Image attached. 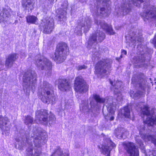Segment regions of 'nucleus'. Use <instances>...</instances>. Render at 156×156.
<instances>
[{
  "mask_svg": "<svg viewBox=\"0 0 156 156\" xmlns=\"http://www.w3.org/2000/svg\"><path fill=\"white\" fill-rule=\"evenodd\" d=\"M35 4L34 0H23L22 5L26 10L31 11L34 8Z\"/></svg>",
  "mask_w": 156,
  "mask_h": 156,
  "instance_id": "4be33fe9",
  "label": "nucleus"
},
{
  "mask_svg": "<svg viewBox=\"0 0 156 156\" xmlns=\"http://www.w3.org/2000/svg\"><path fill=\"white\" fill-rule=\"evenodd\" d=\"M115 147V144L109 139L107 141V144L105 145H102L101 147L98 146L99 148L104 154H107V156H110V151L112 149Z\"/></svg>",
  "mask_w": 156,
  "mask_h": 156,
  "instance_id": "a211bd4d",
  "label": "nucleus"
},
{
  "mask_svg": "<svg viewBox=\"0 0 156 156\" xmlns=\"http://www.w3.org/2000/svg\"><path fill=\"white\" fill-rule=\"evenodd\" d=\"M51 156H69V154H62L61 149L58 147Z\"/></svg>",
  "mask_w": 156,
  "mask_h": 156,
  "instance_id": "2f4dec72",
  "label": "nucleus"
},
{
  "mask_svg": "<svg viewBox=\"0 0 156 156\" xmlns=\"http://www.w3.org/2000/svg\"><path fill=\"white\" fill-rule=\"evenodd\" d=\"M122 55H122V54H121V56H120V58H122Z\"/></svg>",
  "mask_w": 156,
  "mask_h": 156,
  "instance_id": "8fccbe9b",
  "label": "nucleus"
},
{
  "mask_svg": "<svg viewBox=\"0 0 156 156\" xmlns=\"http://www.w3.org/2000/svg\"><path fill=\"white\" fill-rule=\"evenodd\" d=\"M114 92L117 97L116 100L118 102L121 101L122 99V96L121 92L115 90H114Z\"/></svg>",
  "mask_w": 156,
  "mask_h": 156,
  "instance_id": "f704fd0d",
  "label": "nucleus"
},
{
  "mask_svg": "<svg viewBox=\"0 0 156 156\" xmlns=\"http://www.w3.org/2000/svg\"><path fill=\"white\" fill-rule=\"evenodd\" d=\"M136 42V39L135 40H133V41H132V42L133 43V44H134L135 43V42Z\"/></svg>",
  "mask_w": 156,
  "mask_h": 156,
  "instance_id": "de8ad7c7",
  "label": "nucleus"
},
{
  "mask_svg": "<svg viewBox=\"0 0 156 156\" xmlns=\"http://www.w3.org/2000/svg\"><path fill=\"white\" fill-rule=\"evenodd\" d=\"M135 138L136 143L140 148L141 151L143 153L145 154L144 156H152V155H149V154H148L146 153L145 149L144 146L143 142L141 139V137L139 136H136Z\"/></svg>",
  "mask_w": 156,
  "mask_h": 156,
  "instance_id": "a878e982",
  "label": "nucleus"
},
{
  "mask_svg": "<svg viewBox=\"0 0 156 156\" xmlns=\"http://www.w3.org/2000/svg\"><path fill=\"white\" fill-rule=\"evenodd\" d=\"M110 84L112 85H113V82H112V81H111V80H110Z\"/></svg>",
  "mask_w": 156,
  "mask_h": 156,
  "instance_id": "09e8293b",
  "label": "nucleus"
},
{
  "mask_svg": "<svg viewBox=\"0 0 156 156\" xmlns=\"http://www.w3.org/2000/svg\"><path fill=\"white\" fill-rule=\"evenodd\" d=\"M65 6H64V7H63V8L66 9H67V6H68V4L67 3L66 1L65 2Z\"/></svg>",
  "mask_w": 156,
  "mask_h": 156,
  "instance_id": "c03bdc74",
  "label": "nucleus"
},
{
  "mask_svg": "<svg viewBox=\"0 0 156 156\" xmlns=\"http://www.w3.org/2000/svg\"><path fill=\"white\" fill-rule=\"evenodd\" d=\"M66 13L65 10H64L62 12H61V14L58 17L60 20L62 19V20H64L66 19Z\"/></svg>",
  "mask_w": 156,
  "mask_h": 156,
  "instance_id": "4c0bfd02",
  "label": "nucleus"
},
{
  "mask_svg": "<svg viewBox=\"0 0 156 156\" xmlns=\"http://www.w3.org/2000/svg\"><path fill=\"white\" fill-rule=\"evenodd\" d=\"M122 55H126L127 54V52L126 51L124 50H122Z\"/></svg>",
  "mask_w": 156,
  "mask_h": 156,
  "instance_id": "37998d69",
  "label": "nucleus"
},
{
  "mask_svg": "<svg viewBox=\"0 0 156 156\" xmlns=\"http://www.w3.org/2000/svg\"><path fill=\"white\" fill-rule=\"evenodd\" d=\"M36 121L37 123H43L46 125L48 122L49 124H52L54 122L56 118L53 114H51L48 118V114L46 111L44 109H41L37 111L36 113Z\"/></svg>",
  "mask_w": 156,
  "mask_h": 156,
  "instance_id": "0eeeda50",
  "label": "nucleus"
},
{
  "mask_svg": "<svg viewBox=\"0 0 156 156\" xmlns=\"http://www.w3.org/2000/svg\"><path fill=\"white\" fill-rule=\"evenodd\" d=\"M87 68V66L84 65H79L76 67V68L77 70H79L83 69H85Z\"/></svg>",
  "mask_w": 156,
  "mask_h": 156,
  "instance_id": "ea45409f",
  "label": "nucleus"
},
{
  "mask_svg": "<svg viewBox=\"0 0 156 156\" xmlns=\"http://www.w3.org/2000/svg\"><path fill=\"white\" fill-rule=\"evenodd\" d=\"M26 20L28 23L36 24L37 23L38 19L34 16H28L26 17Z\"/></svg>",
  "mask_w": 156,
  "mask_h": 156,
  "instance_id": "c85d7f7f",
  "label": "nucleus"
},
{
  "mask_svg": "<svg viewBox=\"0 0 156 156\" xmlns=\"http://www.w3.org/2000/svg\"><path fill=\"white\" fill-rule=\"evenodd\" d=\"M149 154V155L156 156V150H153L151 152H150V154Z\"/></svg>",
  "mask_w": 156,
  "mask_h": 156,
  "instance_id": "a19ab883",
  "label": "nucleus"
},
{
  "mask_svg": "<svg viewBox=\"0 0 156 156\" xmlns=\"http://www.w3.org/2000/svg\"><path fill=\"white\" fill-rule=\"evenodd\" d=\"M38 95L39 98L45 103L53 104L56 100L51 84L46 81H44L38 89Z\"/></svg>",
  "mask_w": 156,
  "mask_h": 156,
  "instance_id": "20e7f679",
  "label": "nucleus"
},
{
  "mask_svg": "<svg viewBox=\"0 0 156 156\" xmlns=\"http://www.w3.org/2000/svg\"><path fill=\"white\" fill-rule=\"evenodd\" d=\"M152 42L154 44L155 47H156V35L154 36Z\"/></svg>",
  "mask_w": 156,
  "mask_h": 156,
  "instance_id": "79ce46f5",
  "label": "nucleus"
},
{
  "mask_svg": "<svg viewBox=\"0 0 156 156\" xmlns=\"http://www.w3.org/2000/svg\"><path fill=\"white\" fill-rule=\"evenodd\" d=\"M15 140L16 142H18V144L19 145L18 149L20 150L22 149L24 145L22 138L21 137L16 138Z\"/></svg>",
  "mask_w": 156,
  "mask_h": 156,
  "instance_id": "72a5a7b5",
  "label": "nucleus"
},
{
  "mask_svg": "<svg viewBox=\"0 0 156 156\" xmlns=\"http://www.w3.org/2000/svg\"><path fill=\"white\" fill-rule=\"evenodd\" d=\"M137 41H138V42H140L142 40L141 37H140V38H139V39H137Z\"/></svg>",
  "mask_w": 156,
  "mask_h": 156,
  "instance_id": "a18cd8bd",
  "label": "nucleus"
},
{
  "mask_svg": "<svg viewBox=\"0 0 156 156\" xmlns=\"http://www.w3.org/2000/svg\"><path fill=\"white\" fill-rule=\"evenodd\" d=\"M112 63V61L111 59H104L99 61L95 66V73L100 75L105 73L107 69L110 67Z\"/></svg>",
  "mask_w": 156,
  "mask_h": 156,
  "instance_id": "9d476101",
  "label": "nucleus"
},
{
  "mask_svg": "<svg viewBox=\"0 0 156 156\" xmlns=\"http://www.w3.org/2000/svg\"><path fill=\"white\" fill-rule=\"evenodd\" d=\"M93 97L96 102L94 100L91 101L90 103L91 108H99L100 106H98L96 104H98V103H104V105L106 106L108 112L107 114L105 113L104 111L105 107V106H104L102 112L105 119L107 120L109 119L111 121L113 120L114 119V115L115 114V110L116 107L115 104H114L113 103L112 97H110L109 98H106L105 99L100 97V96L96 94L93 95Z\"/></svg>",
  "mask_w": 156,
  "mask_h": 156,
  "instance_id": "f03ea898",
  "label": "nucleus"
},
{
  "mask_svg": "<svg viewBox=\"0 0 156 156\" xmlns=\"http://www.w3.org/2000/svg\"><path fill=\"white\" fill-rule=\"evenodd\" d=\"M9 16V14L8 10L5 9H3L2 10L0 9V23L7 21Z\"/></svg>",
  "mask_w": 156,
  "mask_h": 156,
  "instance_id": "393cba45",
  "label": "nucleus"
},
{
  "mask_svg": "<svg viewBox=\"0 0 156 156\" xmlns=\"http://www.w3.org/2000/svg\"><path fill=\"white\" fill-rule=\"evenodd\" d=\"M110 0H96V3L94 6V9L92 7L90 9L91 12L94 15H100L103 17L108 16L110 13V9H105V7H101V5L106 7L109 6Z\"/></svg>",
  "mask_w": 156,
  "mask_h": 156,
  "instance_id": "39448f33",
  "label": "nucleus"
},
{
  "mask_svg": "<svg viewBox=\"0 0 156 156\" xmlns=\"http://www.w3.org/2000/svg\"><path fill=\"white\" fill-rule=\"evenodd\" d=\"M69 52V49L67 44L65 43L58 44L57 46V49L55 54V60L57 63L63 62L66 59V55Z\"/></svg>",
  "mask_w": 156,
  "mask_h": 156,
  "instance_id": "6e6552de",
  "label": "nucleus"
},
{
  "mask_svg": "<svg viewBox=\"0 0 156 156\" xmlns=\"http://www.w3.org/2000/svg\"><path fill=\"white\" fill-rule=\"evenodd\" d=\"M150 0H123L122 5L121 9L122 15H126L131 11L132 5L133 4L136 6H139L140 4L145 1L146 3L144 4L143 12L140 15L145 21V19H156V8L152 5H150L149 3Z\"/></svg>",
  "mask_w": 156,
  "mask_h": 156,
  "instance_id": "f257e3e1",
  "label": "nucleus"
},
{
  "mask_svg": "<svg viewBox=\"0 0 156 156\" xmlns=\"http://www.w3.org/2000/svg\"><path fill=\"white\" fill-rule=\"evenodd\" d=\"M150 79L151 80V78H150V79Z\"/></svg>",
  "mask_w": 156,
  "mask_h": 156,
  "instance_id": "3c124183",
  "label": "nucleus"
},
{
  "mask_svg": "<svg viewBox=\"0 0 156 156\" xmlns=\"http://www.w3.org/2000/svg\"><path fill=\"white\" fill-rule=\"evenodd\" d=\"M155 88H156V87Z\"/></svg>",
  "mask_w": 156,
  "mask_h": 156,
  "instance_id": "603ef678",
  "label": "nucleus"
},
{
  "mask_svg": "<svg viewBox=\"0 0 156 156\" xmlns=\"http://www.w3.org/2000/svg\"><path fill=\"white\" fill-rule=\"evenodd\" d=\"M24 120L25 123L28 126L31 125L33 122V118L29 115L25 116Z\"/></svg>",
  "mask_w": 156,
  "mask_h": 156,
  "instance_id": "473e14b6",
  "label": "nucleus"
},
{
  "mask_svg": "<svg viewBox=\"0 0 156 156\" xmlns=\"http://www.w3.org/2000/svg\"><path fill=\"white\" fill-rule=\"evenodd\" d=\"M88 105L87 102H86L84 104H81L80 105V108L81 110H82L84 112H88Z\"/></svg>",
  "mask_w": 156,
  "mask_h": 156,
  "instance_id": "c9c22d12",
  "label": "nucleus"
},
{
  "mask_svg": "<svg viewBox=\"0 0 156 156\" xmlns=\"http://www.w3.org/2000/svg\"><path fill=\"white\" fill-rule=\"evenodd\" d=\"M95 23L97 24H98V20H95Z\"/></svg>",
  "mask_w": 156,
  "mask_h": 156,
  "instance_id": "49530a36",
  "label": "nucleus"
},
{
  "mask_svg": "<svg viewBox=\"0 0 156 156\" xmlns=\"http://www.w3.org/2000/svg\"><path fill=\"white\" fill-rule=\"evenodd\" d=\"M91 19L89 17H87L84 19V20H79L78 22V25L76 27L75 30V32L78 35H81L82 28L84 27V32H87L89 30L91 26Z\"/></svg>",
  "mask_w": 156,
  "mask_h": 156,
  "instance_id": "f8f14e48",
  "label": "nucleus"
},
{
  "mask_svg": "<svg viewBox=\"0 0 156 156\" xmlns=\"http://www.w3.org/2000/svg\"><path fill=\"white\" fill-rule=\"evenodd\" d=\"M145 94L144 92H141L139 91L134 93L133 91H130V96L134 99H136L140 98L141 96H143Z\"/></svg>",
  "mask_w": 156,
  "mask_h": 156,
  "instance_id": "cd10ccee",
  "label": "nucleus"
},
{
  "mask_svg": "<svg viewBox=\"0 0 156 156\" xmlns=\"http://www.w3.org/2000/svg\"><path fill=\"white\" fill-rule=\"evenodd\" d=\"M124 147L129 156H139V151L133 143H125L124 144Z\"/></svg>",
  "mask_w": 156,
  "mask_h": 156,
  "instance_id": "dca6fc26",
  "label": "nucleus"
},
{
  "mask_svg": "<svg viewBox=\"0 0 156 156\" xmlns=\"http://www.w3.org/2000/svg\"><path fill=\"white\" fill-rule=\"evenodd\" d=\"M143 81L144 82L142 81L141 83H139V86L143 90H144L146 87L147 85L146 83H145V81L143 80Z\"/></svg>",
  "mask_w": 156,
  "mask_h": 156,
  "instance_id": "58836bf2",
  "label": "nucleus"
},
{
  "mask_svg": "<svg viewBox=\"0 0 156 156\" xmlns=\"http://www.w3.org/2000/svg\"><path fill=\"white\" fill-rule=\"evenodd\" d=\"M8 122L9 120L7 117H3L2 115H0V127L2 129H4V126H5Z\"/></svg>",
  "mask_w": 156,
  "mask_h": 156,
  "instance_id": "c756f323",
  "label": "nucleus"
},
{
  "mask_svg": "<svg viewBox=\"0 0 156 156\" xmlns=\"http://www.w3.org/2000/svg\"><path fill=\"white\" fill-rule=\"evenodd\" d=\"M144 126L143 125L141 126H139L138 127V129L139 131L140 134L141 136V138H142L145 141H151L156 146V139L152 135H147L145 133L146 131L144 129Z\"/></svg>",
  "mask_w": 156,
  "mask_h": 156,
  "instance_id": "f3484780",
  "label": "nucleus"
},
{
  "mask_svg": "<svg viewBox=\"0 0 156 156\" xmlns=\"http://www.w3.org/2000/svg\"><path fill=\"white\" fill-rule=\"evenodd\" d=\"M105 38L104 34L100 30H97L90 36L88 42V47L95 48L98 42H101Z\"/></svg>",
  "mask_w": 156,
  "mask_h": 156,
  "instance_id": "9b49d317",
  "label": "nucleus"
},
{
  "mask_svg": "<svg viewBox=\"0 0 156 156\" xmlns=\"http://www.w3.org/2000/svg\"><path fill=\"white\" fill-rule=\"evenodd\" d=\"M18 58L17 55L13 53L9 54L6 58L5 65L7 68H10L13 64L14 62Z\"/></svg>",
  "mask_w": 156,
  "mask_h": 156,
  "instance_id": "412c9836",
  "label": "nucleus"
},
{
  "mask_svg": "<svg viewBox=\"0 0 156 156\" xmlns=\"http://www.w3.org/2000/svg\"><path fill=\"white\" fill-rule=\"evenodd\" d=\"M99 24L101 27L106 30L107 33L110 35H113L115 33L113 31L111 26H108L103 20L99 22Z\"/></svg>",
  "mask_w": 156,
  "mask_h": 156,
  "instance_id": "b1692460",
  "label": "nucleus"
},
{
  "mask_svg": "<svg viewBox=\"0 0 156 156\" xmlns=\"http://www.w3.org/2000/svg\"><path fill=\"white\" fill-rule=\"evenodd\" d=\"M121 114L125 117L129 118L130 116V111L129 109L128 106L124 107L121 110Z\"/></svg>",
  "mask_w": 156,
  "mask_h": 156,
  "instance_id": "7c9ffc66",
  "label": "nucleus"
},
{
  "mask_svg": "<svg viewBox=\"0 0 156 156\" xmlns=\"http://www.w3.org/2000/svg\"><path fill=\"white\" fill-rule=\"evenodd\" d=\"M74 88L76 92L81 93H85L88 90V86L81 76L76 78Z\"/></svg>",
  "mask_w": 156,
  "mask_h": 156,
  "instance_id": "ddd939ff",
  "label": "nucleus"
},
{
  "mask_svg": "<svg viewBox=\"0 0 156 156\" xmlns=\"http://www.w3.org/2000/svg\"><path fill=\"white\" fill-rule=\"evenodd\" d=\"M36 74L33 71L26 72L23 77V86L26 89L31 88L33 90L35 88L37 81Z\"/></svg>",
  "mask_w": 156,
  "mask_h": 156,
  "instance_id": "423d86ee",
  "label": "nucleus"
},
{
  "mask_svg": "<svg viewBox=\"0 0 156 156\" xmlns=\"http://www.w3.org/2000/svg\"><path fill=\"white\" fill-rule=\"evenodd\" d=\"M146 55L145 54H143V53H142L138 56H134L133 58V62L135 63L143 62L145 61Z\"/></svg>",
  "mask_w": 156,
  "mask_h": 156,
  "instance_id": "bb28decb",
  "label": "nucleus"
},
{
  "mask_svg": "<svg viewBox=\"0 0 156 156\" xmlns=\"http://www.w3.org/2000/svg\"><path fill=\"white\" fill-rule=\"evenodd\" d=\"M115 136L119 139H125L129 134L128 131L122 127H119L115 129Z\"/></svg>",
  "mask_w": 156,
  "mask_h": 156,
  "instance_id": "aec40b11",
  "label": "nucleus"
},
{
  "mask_svg": "<svg viewBox=\"0 0 156 156\" xmlns=\"http://www.w3.org/2000/svg\"><path fill=\"white\" fill-rule=\"evenodd\" d=\"M40 26L43 28L44 33L49 34L54 28L53 20L50 17H45L41 20Z\"/></svg>",
  "mask_w": 156,
  "mask_h": 156,
  "instance_id": "4468645a",
  "label": "nucleus"
},
{
  "mask_svg": "<svg viewBox=\"0 0 156 156\" xmlns=\"http://www.w3.org/2000/svg\"><path fill=\"white\" fill-rule=\"evenodd\" d=\"M122 82L121 81H116L114 85L115 87V90H114L118 91V89L121 87L122 84Z\"/></svg>",
  "mask_w": 156,
  "mask_h": 156,
  "instance_id": "e433bc0d",
  "label": "nucleus"
},
{
  "mask_svg": "<svg viewBox=\"0 0 156 156\" xmlns=\"http://www.w3.org/2000/svg\"><path fill=\"white\" fill-rule=\"evenodd\" d=\"M58 88L61 90L65 91L71 88V85L68 80L66 79H59L58 80Z\"/></svg>",
  "mask_w": 156,
  "mask_h": 156,
  "instance_id": "6ab92c4d",
  "label": "nucleus"
},
{
  "mask_svg": "<svg viewBox=\"0 0 156 156\" xmlns=\"http://www.w3.org/2000/svg\"><path fill=\"white\" fill-rule=\"evenodd\" d=\"M33 134L31 135V139L30 140L27 138V143L29 144L30 146L32 145V140L34 141L35 146L37 148L40 147L41 146L42 143L44 139H45V137L41 136L43 133L40 132L39 129L35 128L33 129Z\"/></svg>",
  "mask_w": 156,
  "mask_h": 156,
  "instance_id": "1a4fd4ad",
  "label": "nucleus"
},
{
  "mask_svg": "<svg viewBox=\"0 0 156 156\" xmlns=\"http://www.w3.org/2000/svg\"><path fill=\"white\" fill-rule=\"evenodd\" d=\"M41 153V151L40 149L33 150L31 146L27 150L26 154L27 156H40Z\"/></svg>",
  "mask_w": 156,
  "mask_h": 156,
  "instance_id": "5701e85b",
  "label": "nucleus"
},
{
  "mask_svg": "<svg viewBox=\"0 0 156 156\" xmlns=\"http://www.w3.org/2000/svg\"><path fill=\"white\" fill-rule=\"evenodd\" d=\"M143 103H142V104ZM138 108H140L141 111V116L142 118L146 116V119L144 120V129H145V126L147 124V126H148L149 127H151V131L154 133V135H156V109H152L150 112L148 110L149 108L147 106L144 105L142 104H138L137 106V109ZM143 126V125H142ZM142 125L138 126H141ZM149 131H150L151 128H148ZM146 131L147 130L145 129ZM146 132H145L146 133Z\"/></svg>",
  "mask_w": 156,
  "mask_h": 156,
  "instance_id": "7ed1b4c3",
  "label": "nucleus"
},
{
  "mask_svg": "<svg viewBox=\"0 0 156 156\" xmlns=\"http://www.w3.org/2000/svg\"><path fill=\"white\" fill-rule=\"evenodd\" d=\"M36 64L38 68L41 70H48L49 74L51 73L52 64L50 61L45 58L42 57L36 62Z\"/></svg>",
  "mask_w": 156,
  "mask_h": 156,
  "instance_id": "2eb2a0df",
  "label": "nucleus"
}]
</instances>
